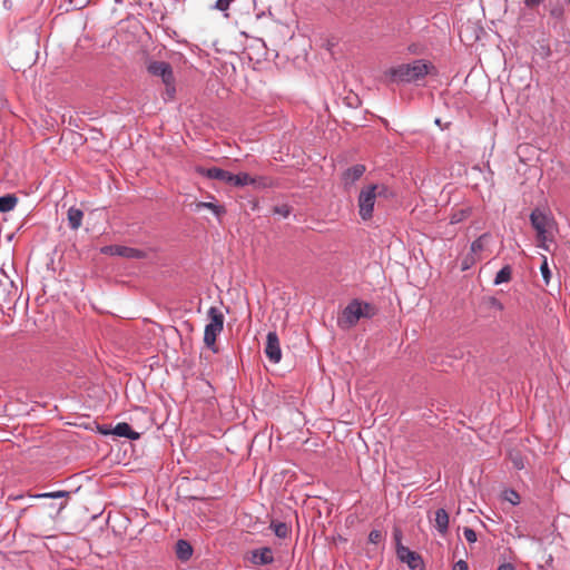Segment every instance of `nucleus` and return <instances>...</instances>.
<instances>
[{
    "mask_svg": "<svg viewBox=\"0 0 570 570\" xmlns=\"http://www.w3.org/2000/svg\"><path fill=\"white\" fill-rule=\"evenodd\" d=\"M503 498L513 505H518L521 501L519 493L512 489L505 490Z\"/></svg>",
    "mask_w": 570,
    "mask_h": 570,
    "instance_id": "393cba45",
    "label": "nucleus"
},
{
    "mask_svg": "<svg viewBox=\"0 0 570 570\" xmlns=\"http://www.w3.org/2000/svg\"><path fill=\"white\" fill-rule=\"evenodd\" d=\"M433 66L422 59L400 65L391 70L392 77L401 82H416L423 79Z\"/></svg>",
    "mask_w": 570,
    "mask_h": 570,
    "instance_id": "f03ea898",
    "label": "nucleus"
},
{
    "mask_svg": "<svg viewBox=\"0 0 570 570\" xmlns=\"http://www.w3.org/2000/svg\"><path fill=\"white\" fill-rule=\"evenodd\" d=\"M263 177H252L247 173H239V174H232L230 175V181L229 184L236 187H244L248 185H254L258 187H265L266 184L264 183Z\"/></svg>",
    "mask_w": 570,
    "mask_h": 570,
    "instance_id": "9d476101",
    "label": "nucleus"
},
{
    "mask_svg": "<svg viewBox=\"0 0 570 570\" xmlns=\"http://www.w3.org/2000/svg\"><path fill=\"white\" fill-rule=\"evenodd\" d=\"M366 168L364 165L357 164L347 168L342 175V181L345 187L353 186L365 173Z\"/></svg>",
    "mask_w": 570,
    "mask_h": 570,
    "instance_id": "9b49d317",
    "label": "nucleus"
},
{
    "mask_svg": "<svg viewBox=\"0 0 570 570\" xmlns=\"http://www.w3.org/2000/svg\"><path fill=\"white\" fill-rule=\"evenodd\" d=\"M543 0H524V6L529 9H534L542 3Z\"/></svg>",
    "mask_w": 570,
    "mask_h": 570,
    "instance_id": "f704fd0d",
    "label": "nucleus"
},
{
    "mask_svg": "<svg viewBox=\"0 0 570 570\" xmlns=\"http://www.w3.org/2000/svg\"><path fill=\"white\" fill-rule=\"evenodd\" d=\"M551 17L561 19L563 17V9L561 7H554L550 10Z\"/></svg>",
    "mask_w": 570,
    "mask_h": 570,
    "instance_id": "72a5a7b5",
    "label": "nucleus"
},
{
    "mask_svg": "<svg viewBox=\"0 0 570 570\" xmlns=\"http://www.w3.org/2000/svg\"><path fill=\"white\" fill-rule=\"evenodd\" d=\"M492 242V236L489 233H484L479 236L475 240L472 242L470 246V252L475 254L478 258L481 261L484 258L483 253L488 250L489 245Z\"/></svg>",
    "mask_w": 570,
    "mask_h": 570,
    "instance_id": "f8f14e48",
    "label": "nucleus"
},
{
    "mask_svg": "<svg viewBox=\"0 0 570 570\" xmlns=\"http://www.w3.org/2000/svg\"><path fill=\"white\" fill-rule=\"evenodd\" d=\"M274 561L273 551L268 547L259 548L253 551V562L259 566L271 564Z\"/></svg>",
    "mask_w": 570,
    "mask_h": 570,
    "instance_id": "4468645a",
    "label": "nucleus"
},
{
    "mask_svg": "<svg viewBox=\"0 0 570 570\" xmlns=\"http://www.w3.org/2000/svg\"><path fill=\"white\" fill-rule=\"evenodd\" d=\"M209 323L205 326L204 343L205 345L216 352V337L223 332L224 328V314L217 307H210L207 312Z\"/></svg>",
    "mask_w": 570,
    "mask_h": 570,
    "instance_id": "20e7f679",
    "label": "nucleus"
},
{
    "mask_svg": "<svg viewBox=\"0 0 570 570\" xmlns=\"http://www.w3.org/2000/svg\"><path fill=\"white\" fill-rule=\"evenodd\" d=\"M463 535H464V539L469 542V543H474L476 542L478 540V535H476V532L471 529V528H468L465 527L463 529Z\"/></svg>",
    "mask_w": 570,
    "mask_h": 570,
    "instance_id": "c85d7f7f",
    "label": "nucleus"
},
{
    "mask_svg": "<svg viewBox=\"0 0 570 570\" xmlns=\"http://www.w3.org/2000/svg\"><path fill=\"white\" fill-rule=\"evenodd\" d=\"M361 318H364V314L361 309V301L352 299L343 309L338 325L342 328H351L355 326Z\"/></svg>",
    "mask_w": 570,
    "mask_h": 570,
    "instance_id": "39448f33",
    "label": "nucleus"
},
{
    "mask_svg": "<svg viewBox=\"0 0 570 570\" xmlns=\"http://www.w3.org/2000/svg\"><path fill=\"white\" fill-rule=\"evenodd\" d=\"M69 495L68 491L59 490V491H52V492H43L38 493L35 495V498L38 499H61L67 498Z\"/></svg>",
    "mask_w": 570,
    "mask_h": 570,
    "instance_id": "b1692460",
    "label": "nucleus"
},
{
    "mask_svg": "<svg viewBox=\"0 0 570 570\" xmlns=\"http://www.w3.org/2000/svg\"><path fill=\"white\" fill-rule=\"evenodd\" d=\"M83 213L81 209L70 207L68 209V225L72 230H77L82 223Z\"/></svg>",
    "mask_w": 570,
    "mask_h": 570,
    "instance_id": "f3484780",
    "label": "nucleus"
},
{
    "mask_svg": "<svg viewBox=\"0 0 570 570\" xmlns=\"http://www.w3.org/2000/svg\"><path fill=\"white\" fill-rule=\"evenodd\" d=\"M165 86H166V95H167L168 99H173L175 96V91H176L174 82L170 85H165Z\"/></svg>",
    "mask_w": 570,
    "mask_h": 570,
    "instance_id": "c9c22d12",
    "label": "nucleus"
},
{
    "mask_svg": "<svg viewBox=\"0 0 570 570\" xmlns=\"http://www.w3.org/2000/svg\"><path fill=\"white\" fill-rule=\"evenodd\" d=\"M511 461L513 463V466L518 470H522L524 469V460L522 456H520L519 454L517 455H511Z\"/></svg>",
    "mask_w": 570,
    "mask_h": 570,
    "instance_id": "2f4dec72",
    "label": "nucleus"
},
{
    "mask_svg": "<svg viewBox=\"0 0 570 570\" xmlns=\"http://www.w3.org/2000/svg\"><path fill=\"white\" fill-rule=\"evenodd\" d=\"M453 570H469V567L464 560H459L455 562Z\"/></svg>",
    "mask_w": 570,
    "mask_h": 570,
    "instance_id": "e433bc0d",
    "label": "nucleus"
},
{
    "mask_svg": "<svg viewBox=\"0 0 570 570\" xmlns=\"http://www.w3.org/2000/svg\"><path fill=\"white\" fill-rule=\"evenodd\" d=\"M233 1L234 0H217L214 8L219 11H226V10H228V8Z\"/></svg>",
    "mask_w": 570,
    "mask_h": 570,
    "instance_id": "7c9ffc66",
    "label": "nucleus"
},
{
    "mask_svg": "<svg viewBox=\"0 0 570 570\" xmlns=\"http://www.w3.org/2000/svg\"><path fill=\"white\" fill-rule=\"evenodd\" d=\"M112 433L120 438H126L129 440H138L140 438V433L134 431L131 426L126 422L118 423L114 430Z\"/></svg>",
    "mask_w": 570,
    "mask_h": 570,
    "instance_id": "2eb2a0df",
    "label": "nucleus"
},
{
    "mask_svg": "<svg viewBox=\"0 0 570 570\" xmlns=\"http://www.w3.org/2000/svg\"><path fill=\"white\" fill-rule=\"evenodd\" d=\"M18 203V198L14 195L8 194L0 197V212L8 213L12 210Z\"/></svg>",
    "mask_w": 570,
    "mask_h": 570,
    "instance_id": "6ab92c4d",
    "label": "nucleus"
},
{
    "mask_svg": "<svg viewBox=\"0 0 570 570\" xmlns=\"http://www.w3.org/2000/svg\"><path fill=\"white\" fill-rule=\"evenodd\" d=\"M361 309L364 314V318H372L376 314L374 305L366 302H361Z\"/></svg>",
    "mask_w": 570,
    "mask_h": 570,
    "instance_id": "cd10ccee",
    "label": "nucleus"
},
{
    "mask_svg": "<svg viewBox=\"0 0 570 570\" xmlns=\"http://www.w3.org/2000/svg\"><path fill=\"white\" fill-rule=\"evenodd\" d=\"M274 213L283 216V217H287L291 213L289 210V207L286 206V205H283V206H277L274 208Z\"/></svg>",
    "mask_w": 570,
    "mask_h": 570,
    "instance_id": "473e14b6",
    "label": "nucleus"
},
{
    "mask_svg": "<svg viewBox=\"0 0 570 570\" xmlns=\"http://www.w3.org/2000/svg\"><path fill=\"white\" fill-rule=\"evenodd\" d=\"M387 188L383 185H368L361 189L358 195V214L363 220L373 216L374 205L377 196H384Z\"/></svg>",
    "mask_w": 570,
    "mask_h": 570,
    "instance_id": "7ed1b4c3",
    "label": "nucleus"
},
{
    "mask_svg": "<svg viewBox=\"0 0 570 570\" xmlns=\"http://www.w3.org/2000/svg\"><path fill=\"white\" fill-rule=\"evenodd\" d=\"M383 535L380 530H372L368 534V541L373 544H377L382 540Z\"/></svg>",
    "mask_w": 570,
    "mask_h": 570,
    "instance_id": "c756f323",
    "label": "nucleus"
},
{
    "mask_svg": "<svg viewBox=\"0 0 570 570\" xmlns=\"http://www.w3.org/2000/svg\"><path fill=\"white\" fill-rule=\"evenodd\" d=\"M203 208L212 210L213 214L216 215L217 217H220L223 214H225V208L215 203L199 202L196 204V210H200Z\"/></svg>",
    "mask_w": 570,
    "mask_h": 570,
    "instance_id": "412c9836",
    "label": "nucleus"
},
{
    "mask_svg": "<svg viewBox=\"0 0 570 570\" xmlns=\"http://www.w3.org/2000/svg\"><path fill=\"white\" fill-rule=\"evenodd\" d=\"M271 528L275 535L281 539L287 538L291 532V528L285 522H272Z\"/></svg>",
    "mask_w": 570,
    "mask_h": 570,
    "instance_id": "5701e85b",
    "label": "nucleus"
},
{
    "mask_svg": "<svg viewBox=\"0 0 570 570\" xmlns=\"http://www.w3.org/2000/svg\"><path fill=\"white\" fill-rule=\"evenodd\" d=\"M512 276V268L509 265L503 266L494 277V284L500 285L502 283H508Z\"/></svg>",
    "mask_w": 570,
    "mask_h": 570,
    "instance_id": "4be33fe9",
    "label": "nucleus"
},
{
    "mask_svg": "<svg viewBox=\"0 0 570 570\" xmlns=\"http://www.w3.org/2000/svg\"><path fill=\"white\" fill-rule=\"evenodd\" d=\"M498 570H514V567L511 563L501 564Z\"/></svg>",
    "mask_w": 570,
    "mask_h": 570,
    "instance_id": "4c0bfd02",
    "label": "nucleus"
},
{
    "mask_svg": "<svg viewBox=\"0 0 570 570\" xmlns=\"http://www.w3.org/2000/svg\"><path fill=\"white\" fill-rule=\"evenodd\" d=\"M540 272H541L544 283L548 285L551 279V271L549 268L548 259L546 256H543L542 264L540 266Z\"/></svg>",
    "mask_w": 570,
    "mask_h": 570,
    "instance_id": "a878e982",
    "label": "nucleus"
},
{
    "mask_svg": "<svg viewBox=\"0 0 570 570\" xmlns=\"http://www.w3.org/2000/svg\"><path fill=\"white\" fill-rule=\"evenodd\" d=\"M471 213H472V209L470 207H464V208L454 210L450 216V224L456 225V224L465 220L468 217H470Z\"/></svg>",
    "mask_w": 570,
    "mask_h": 570,
    "instance_id": "aec40b11",
    "label": "nucleus"
},
{
    "mask_svg": "<svg viewBox=\"0 0 570 570\" xmlns=\"http://www.w3.org/2000/svg\"><path fill=\"white\" fill-rule=\"evenodd\" d=\"M198 173L209 179H216L229 184L232 173L218 167L200 168Z\"/></svg>",
    "mask_w": 570,
    "mask_h": 570,
    "instance_id": "ddd939ff",
    "label": "nucleus"
},
{
    "mask_svg": "<svg viewBox=\"0 0 570 570\" xmlns=\"http://www.w3.org/2000/svg\"><path fill=\"white\" fill-rule=\"evenodd\" d=\"M104 254L117 255L126 258H142L145 257V253L140 249L127 247V246H118L110 245L106 246L101 249Z\"/></svg>",
    "mask_w": 570,
    "mask_h": 570,
    "instance_id": "1a4fd4ad",
    "label": "nucleus"
},
{
    "mask_svg": "<svg viewBox=\"0 0 570 570\" xmlns=\"http://www.w3.org/2000/svg\"><path fill=\"white\" fill-rule=\"evenodd\" d=\"M568 2L570 3V0H568Z\"/></svg>",
    "mask_w": 570,
    "mask_h": 570,
    "instance_id": "58836bf2",
    "label": "nucleus"
},
{
    "mask_svg": "<svg viewBox=\"0 0 570 570\" xmlns=\"http://www.w3.org/2000/svg\"><path fill=\"white\" fill-rule=\"evenodd\" d=\"M148 71L156 77H160L164 85H170L175 81L171 66L166 61H153L148 66Z\"/></svg>",
    "mask_w": 570,
    "mask_h": 570,
    "instance_id": "0eeeda50",
    "label": "nucleus"
},
{
    "mask_svg": "<svg viewBox=\"0 0 570 570\" xmlns=\"http://www.w3.org/2000/svg\"><path fill=\"white\" fill-rule=\"evenodd\" d=\"M395 539L397 541L396 554L400 561L406 563L411 570H424V562L421 556L410 550L407 547L402 546L400 535H395Z\"/></svg>",
    "mask_w": 570,
    "mask_h": 570,
    "instance_id": "423d86ee",
    "label": "nucleus"
},
{
    "mask_svg": "<svg viewBox=\"0 0 570 570\" xmlns=\"http://www.w3.org/2000/svg\"><path fill=\"white\" fill-rule=\"evenodd\" d=\"M530 223L535 230L538 247L550 250V244L554 242L557 223L548 210L534 208L530 214Z\"/></svg>",
    "mask_w": 570,
    "mask_h": 570,
    "instance_id": "f257e3e1",
    "label": "nucleus"
},
{
    "mask_svg": "<svg viewBox=\"0 0 570 570\" xmlns=\"http://www.w3.org/2000/svg\"><path fill=\"white\" fill-rule=\"evenodd\" d=\"M480 259L478 258V256L475 254H473L472 252H470L463 259L462 262V271H466L469 269L471 266H473L476 262H479Z\"/></svg>",
    "mask_w": 570,
    "mask_h": 570,
    "instance_id": "bb28decb",
    "label": "nucleus"
},
{
    "mask_svg": "<svg viewBox=\"0 0 570 570\" xmlns=\"http://www.w3.org/2000/svg\"><path fill=\"white\" fill-rule=\"evenodd\" d=\"M265 354L267 358L275 364L278 363L282 358L279 338L275 331L267 333Z\"/></svg>",
    "mask_w": 570,
    "mask_h": 570,
    "instance_id": "6e6552de",
    "label": "nucleus"
},
{
    "mask_svg": "<svg viewBox=\"0 0 570 570\" xmlns=\"http://www.w3.org/2000/svg\"><path fill=\"white\" fill-rule=\"evenodd\" d=\"M435 528L441 534H445L449 529V514L445 509L441 508L435 511Z\"/></svg>",
    "mask_w": 570,
    "mask_h": 570,
    "instance_id": "dca6fc26",
    "label": "nucleus"
},
{
    "mask_svg": "<svg viewBox=\"0 0 570 570\" xmlns=\"http://www.w3.org/2000/svg\"><path fill=\"white\" fill-rule=\"evenodd\" d=\"M176 554L181 561L188 560L193 554L191 546L185 540H178L176 543Z\"/></svg>",
    "mask_w": 570,
    "mask_h": 570,
    "instance_id": "a211bd4d",
    "label": "nucleus"
}]
</instances>
